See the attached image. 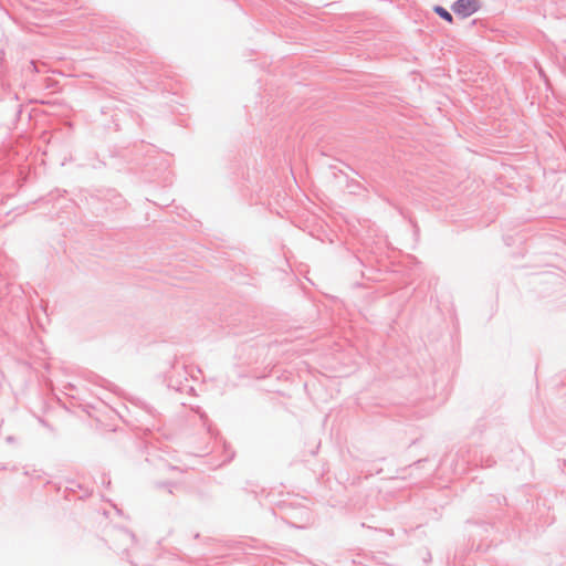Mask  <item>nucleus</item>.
<instances>
[{
  "instance_id": "nucleus-1",
  "label": "nucleus",
  "mask_w": 566,
  "mask_h": 566,
  "mask_svg": "<svg viewBox=\"0 0 566 566\" xmlns=\"http://www.w3.org/2000/svg\"><path fill=\"white\" fill-rule=\"evenodd\" d=\"M479 9L478 0H458L453 6L452 10L462 17H469L476 12Z\"/></svg>"
},
{
  "instance_id": "nucleus-2",
  "label": "nucleus",
  "mask_w": 566,
  "mask_h": 566,
  "mask_svg": "<svg viewBox=\"0 0 566 566\" xmlns=\"http://www.w3.org/2000/svg\"><path fill=\"white\" fill-rule=\"evenodd\" d=\"M434 12L448 22H452V15L442 7H436Z\"/></svg>"
}]
</instances>
